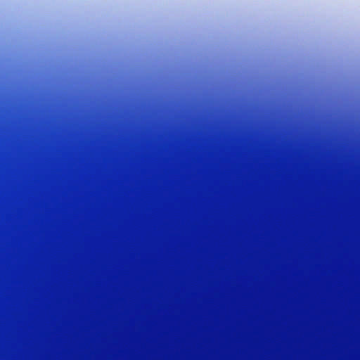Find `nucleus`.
Here are the masks:
<instances>
[{"label":"nucleus","instance_id":"obj_1","mask_svg":"<svg viewBox=\"0 0 360 360\" xmlns=\"http://www.w3.org/2000/svg\"><path fill=\"white\" fill-rule=\"evenodd\" d=\"M151 360H158V309H151Z\"/></svg>","mask_w":360,"mask_h":360},{"label":"nucleus","instance_id":"obj_2","mask_svg":"<svg viewBox=\"0 0 360 360\" xmlns=\"http://www.w3.org/2000/svg\"><path fill=\"white\" fill-rule=\"evenodd\" d=\"M160 124H159V127ZM159 329H160V131H159Z\"/></svg>","mask_w":360,"mask_h":360}]
</instances>
